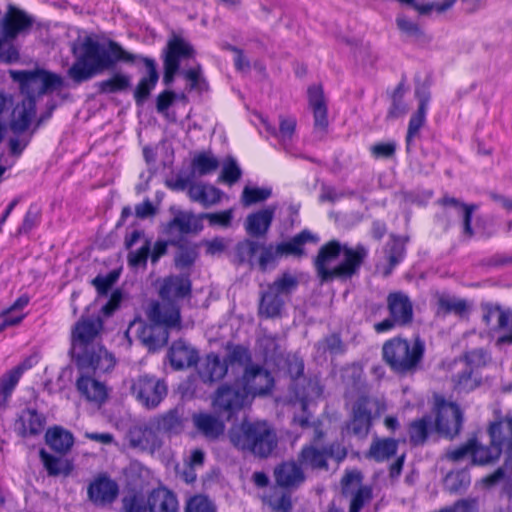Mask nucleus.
Here are the masks:
<instances>
[{
  "label": "nucleus",
  "mask_w": 512,
  "mask_h": 512,
  "mask_svg": "<svg viewBox=\"0 0 512 512\" xmlns=\"http://www.w3.org/2000/svg\"><path fill=\"white\" fill-rule=\"evenodd\" d=\"M122 509L124 512H150L149 498L138 494L127 495L122 499Z\"/></svg>",
  "instance_id": "bf43d9fd"
},
{
  "label": "nucleus",
  "mask_w": 512,
  "mask_h": 512,
  "mask_svg": "<svg viewBox=\"0 0 512 512\" xmlns=\"http://www.w3.org/2000/svg\"><path fill=\"white\" fill-rule=\"evenodd\" d=\"M192 420L197 431L207 439H217L224 433V423L210 413L194 414Z\"/></svg>",
  "instance_id": "bb28decb"
},
{
  "label": "nucleus",
  "mask_w": 512,
  "mask_h": 512,
  "mask_svg": "<svg viewBox=\"0 0 512 512\" xmlns=\"http://www.w3.org/2000/svg\"><path fill=\"white\" fill-rule=\"evenodd\" d=\"M416 97L419 100V106L417 111L411 116L408 124V130L406 135L407 149L410 148L414 139L418 137L420 129L425 124L428 104L430 101V93L424 88L417 89Z\"/></svg>",
  "instance_id": "aec40b11"
},
{
  "label": "nucleus",
  "mask_w": 512,
  "mask_h": 512,
  "mask_svg": "<svg viewBox=\"0 0 512 512\" xmlns=\"http://www.w3.org/2000/svg\"><path fill=\"white\" fill-rule=\"evenodd\" d=\"M131 392L144 407L153 409L166 397L167 386L154 376L142 375L132 381Z\"/></svg>",
  "instance_id": "f8f14e48"
},
{
  "label": "nucleus",
  "mask_w": 512,
  "mask_h": 512,
  "mask_svg": "<svg viewBox=\"0 0 512 512\" xmlns=\"http://www.w3.org/2000/svg\"><path fill=\"white\" fill-rule=\"evenodd\" d=\"M485 353L483 350H473L465 355L466 363L463 369L453 376V387L459 393L470 392L480 385V378L474 373L471 364L480 365L484 362Z\"/></svg>",
  "instance_id": "dca6fc26"
},
{
  "label": "nucleus",
  "mask_w": 512,
  "mask_h": 512,
  "mask_svg": "<svg viewBox=\"0 0 512 512\" xmlns=\"http://www.w3.org/2000/svg\"><path fill=\"white\" fill-rule=\"evenodd\" d=\"M424 344L419 339L410 343L406 339L393 338L383 345V359L399 374L414 372L424 354Z\"/></svg>",
  "instance_id": "423d86ee"
},
{
  "label": "nucleus",
  "mask_w": 512,
  "mask_h": 512,
  "mask_svg": "<svg viewBox=\"0 0 512 512\" xmlns=\"http://www.w3.org/2000/svg\"><path fill=\"white\" fill-rule=\"evenodd\" d=\"M368 253L367 247L363 244L350 247L348 244L331 240L319 249L314 260L317 275L321 282L350 279L358 274Z\"/></svg>",
  "instance_id": "f03ea898"
},
{
  "label": "nucleus",
  "mask_w": 512,
  "mask_h": 512,
  "mask_svg": "<svg viewBox=\"0 0 512 512\" xmlns=\"http://www.w3.org/2000/svg\"><path fill=\"white\" fill-rule=\"evenodd\" d=\"M13 429L15 433L22 438H26L32 434L31 408L27 407L18 414Z\"/></svg>",
  "instance_id": "13d9d810"
},
{
  "label": "nucleus",
  "mask_w": 512,
  "mask_h": 512,
  "mask_svg": "<svg viewBox=\"0 0 512 512\" xmlns=\"http://www.w3.org/2000/svg\"><path fill=\"white\" fill-rule=\"evenodd\" d=\"M512 436V418H505L499 422L492 423L489 427V435L492 445L502 450V446L507 437L505 434Z\"/></svg>",
  "instance_id": "603ef678"
},
{
  "label": "nucleus",
  "mask_w": 512,
  "mask_h": 512,
  "mask_svg": "<svg viewBox=\"0 0 512 512\" xmlns=\"http://www.w3.org/2000/svg\"><path fill=\"white\" fill-rule=\"evenodd\" d=\"M185 512H216V507L206 496L195 495L187 501Z\"/></svg>",
  "instance_id": "680f3d73"
},
{
  "label": "nucleus",
  "mask_w": 512,
  "mask_h": 512,
  "mask_svg": "<svg viewBox=\"0 0 512 512\" xmlns=\"http://www.w3.org/2000/svg\"><path fill=\"white\" fill-rule=\"evenodd\" d=\"M131 84V79L128 75L116 73L110 78L99 82V91L102 93H116L126 90Z\"/></svg>",
  "instance_id": "864d4df0"
},
{
  "label": "nucleus",
  "mask_w": 512,
  "mask_h": 512,
  "mask_svg": "<svg viewBox=\"0 0 512 512\" xmlns=\"http://www.w3.org/2000/svg\"><path fill=\"white\" fill-rule=\"evenodd\" d=\"M463 423V413L453 402L443 401L438 405L436 428L439 433L453 438L459 434Z\"/></svg>",
  "instance_id": "f3484780"
},
{
  "label": "nucleus",
  "mask_w": 512,
  "mask_h": 512,
  "mask_svg": "<svg viewBox=\"0 0 512 512\" xmlns=\"http://www.w3.org/2000/svg\"><path fill=\"white\" fill-rule=\"evenodd\" d=\"M328 454L326 449H319L313 445H308L302 448L299 455V462L301 465L312 469L326 468Z\"/></svg>",
  "instance_id": "37998d69"
},
{
  "label": "nucleus",
  "mask_w": 512,
  "mask_h": 512,
  "mask_svg": "<svg viewBox=\"0 0 512 512\" xmlns=\"http://www.w3.org/2000/svg\"><path fill=\"white\" fill-rule=\"evenodd\" d=\"M219 167V160L211 153L197 154L191 163V173L196 177H203L215 172Z\"/></svg>",
  "instance_id": "49530a36"
},
{
  "label": "nucleus",
  "mask_w": 512,
  "mask_h": 512,
  "mask_svg": "<svg viewBox=\"0 0 512 512\" xmlns=\"http://www.w3.org/2000/svg\"><path fill=\"white\" fill-rule=\"evenodd\" d=\"M322 393L323 387L321 386L319 379L314 378L307 382L304 392L302 394H298V397L302 406L305 408L310 401L321 397Z\"/></svg>",
  "instance_id": "0e129e2a"
},
{
  "label": "nucleus",
  "mask_w": 512,
  "mask_h": 512,
  "mask_svg": "<svg viewBox=\"0 0 512 512\" xmlns=\"http://www.w3.org/2000/svg\"><path fill=\"white\" fill-rule=\"evenodd\" d=\"M318 348L328 351L333 355L342 354L345 351V346L341 338L336 334H332L326 337L322 342H319Z\"/></svg>",
  "instance_id": "774afa93"
},
{
  "label": "nucleus",
  "mask_w": 512,
  "mask_h": 512,
  "mask_svg": "<svg viewBox=\"0 0 512 512\" xmlns=\"http://www.w3.org/2000/svg\"><path fill=\"white\" fill-rule=\"evenodd\" d=\"M228 365L238 364L245 365L251 360L249 350L241 345L228 347V354L224 359Z\"/></svg>",
  "instance_id": "e2e57ef3"
},
{
  "label": "nucleus",
  "mask_w": 512,
  "mask_h": 512,
  "mask_svg": "<svg viewBox=\"0 0 512 512\" xmlns=\"http://www.w3.org/2000/svg\"><path fill=\"white\" fill-rule=\"evenodd\" d=\"M242 248L247 252L250 258L255 257L259 253L258 265L262 271H265L269 264L273 263L277 257L281 256L280 252H278V245H265L257 241L248 240L243 244Z\"/></svg>",
  "instance_id": "a878e982"
},
{
  "label": "nucleus",
  "mask_w": 512,
  "mask_h": 512,
  "mask_svg": "<svg viewBox=\"0 0 512 512\" xmlns=\"http://www.w3.org/2000/svg\"><path fill=\"white\" fill-rule=\"evenodd\" d=\"M373 498L372 487L360 486L351 497L349 512H360Z\"/></svg>",
  "instance_id": "4d7b16f0"
},
{
  "label": "nucleus",
  "mask_w": 512,
  "mask_h": 512,
  "mask_svg": "<svg viewBox=\"0 0 512 512\" xmlns=\"http://www.w3.org/2000/svg\"><path fill=\"white\" fill-rule=\"evenodd\" d=\"M239 381L246 390L249 399L256 395L269 393L274 385V380L270 372L259 365H250L246 367L244 374Z\"/></svg>",
  "instance_id": "2eb2a0df"
},
{
  "label": "nucleus",
  "mask_w": 512,
  "mask_h": 512,
  "mask_svg": "<svg viewBox=\"0 0 512 512\" xmlns=\"http://www.w3.org/2000/svg\"><path fill=\"white\" fill-rule=\"evenodd\" d=\"M271 189L246 186L242 192V203L244 206H250L257 202H262L271 196Z\"/></svg>",
  "instance_id": "052dcab7"
},
{
  "label": "nucleus",
  "mask_w": 512,
  "mask_h": 512,
  "mask_svg": "<svg viewBox=\"0 0 512 512\" xmlns=\"http://www.w3.org/2000/svg\"><path fill=\"white\" fill-rule=\"evenodd\" d=\"M156 425L151 422L146 426H136L130 429L128 441L131 447L153 453L161 447V439Z\"/></svg>",
  "instance_id": "6ab92c4d"
},
{
  "label": "nucleus",
  "mask_w": 512,
  "mask_h": 512,
  "mask_svg": "<svg viewBox=\"0 0 512 512\" xmlns=\"http://www.w3.org/2000/svg\"><path fill=\"white\" fill-rule=\"evenodd\" d=\"M501 452L502 450L497 446L492 445V443H490V446H482L475 440V446L473 447L471 454L472 461L474 464L485 465L497 460L500 457Z\"/></svg>",
  "instance_id": "3c124183"
},
{
  "label": "nucleus",
  "mask_w": 512,
  "mask_h": 512,
  "mask_svg": "<svg viewBox=\"0 0 512 512\" xmlns=\"http://www.w3.org/2000/svg\"><path fill=\"white\" fill-rule=\"evenodd\" d=\"M229 439L233 446L258 457H267L277 445L275 432L266 422H244L232 428Z\"/></svg>",
  "instance_id": "39448f33"
},
{
  "label": "nucleus",
  "mask_w": 512,
  "mask_h": 512,
  "mask_svg": "<svg viewBox=\"0 0 512 512\" xmlns=\"http://www.w3.org/2000/svg\"><path fill=\"white\" fill-rule=\"evenodd\" d=\"M284 305L285 299L267 286L266 290L260 293L258 313L265 318L279 317Z\"/></svg>",
  "instance_id": "7c9ffc66"
},
{
  "label": "nucleus",
  "mask_w": 512,
  "mask_h": 512,
  "mask_svg": "<svg viewBox=\"0 0 512 512\" xmlns=\"http://www.w3.org/2000/svg\"><path fill=\"white\" fill-rule=\"evenodd\" d=\"M228 371L225 360H221L216 354H208L202 362L199 375L204 382H214L222 379Z\"/></svg>",
  "instance_id": "2f4dec72"
},
{
  "label": "nucleus",
  "mask_w": 512,
  "mask_h": 512,
  "mask_svg": "<svg viewBox=\"0 0 512 512\" xmlns=\"http://www.w3.org/2000/svg\"><path fill=\"white\" fill-rule=\"evenodd\" d=\"M30 302V297L27 294L20 296L14 304L3 312L2 321L0 323V333L8 326H14L18 324L24 317L20 314V311L26 307Z\"/></svg>",
  "instance_id": "09e8293b"
},
{
  "label": "nucleus",
  "mask_w": 512,
  "mask_h": 512,
  "mask_svg": "<svg viewBox=\"0 0 512 512\" xmlns=\"http://www.w3.org/2000/svg\"><path fill=\"white\" fill-rule=\"evenodd\" d=\"M198 228L199 220L192 213L186 211H178L168 224L169 232L178 231L182 234L195 232Z\"/></svg>",
  "instance_id": "de8ad7c7"
},
{
  "label": "nucleus",
  "mask_w": 512,
  "mask_h": 512,
  "mask_svg": "<svg viewBox=\"0 0 512 512\" xmlns=\"http://www.w3.org/2000/svg\"><path fill=\"white\" fill-rule=\"evenodd\" d=\"M387 407L383 400L374 397L359 398L352 409V418L347 424V431L364 438L368 435L372 421L380 417Z\"/></svg>",
  "instance_id": "6e6552de"
},
{
  "label": "nucleus",
  "mask_w": 512,
  "mask_h": 512,
  "mask_svg": "<svg viewBox=\"0 0 512 512\" xmlns=\"http://www.w3.org/2000/svg\"><path fill=\"white\" fill-rule=\"evenodd\" d=\"M439 312L454 314L460 318L467 316L471 310V303L466 299L442 294L437 299Z\"/></svg>",
  "instance_id": "a19ab883"
},
{
  "label": "nucleus",
  "mask_w": 512,
  "mask_h": 512,
  "mask_svg": "<svg viewBox=\"0 0 512 512\" xmlns=\"http://www.w3.org/2000/svg\"><path fill=\"white\" fill-rule=\"evenodd\" d=\"M31 367V361L29 358H27L17 367L13 368L2 376L0 379V394L3 396L1 402L2 405L6 404L24 371L30 369Z\"/></svg>",
  "instance_id": "4c0bfd02"
},
{
  "label": "nucleus",
  "mask_w": 512,
  "mask_h": 512,
  "mask_svg": "<svg viewBox=\"0 0 512 512\" xmlns=\"http://www.w3.org/2000/svg\"><path fill=\"white\" fill-rule=\"evenodd\" d=\"M191 291V283L188 277L171 276L164 280L160 288V296L162 299L184 298Z\"/></svg>",
  "instance_id": "473e14b6"
},
{
  "label": "nucleus",
  "mask_w": 512,
  "mask_h": 512,
  "mask_svg": "<svg viewBox=\"0 0 512 512\" xmlns=\"http://www.w3.org/2000/svg\"><path fill=\"white\" fill-rule=\"evenodd\" d=\"M80 376L77 379L76 387L80 395L87 401L96 406H101L108 397V389L104 382L96 377L107 373L96 368L83 369L78 367Z\"/></svg>",
  "instance_id": "4468645a"
},
{
  "label": "nucleus",
  "mask_w": 512,
  "mask_h": 512,
  "mask_svg": "<svg viewBox=\"0 0 512 512\" xmlns=\"http://www.w3.org/2000/svg\"><path fill=\"white\" fill-rule=\"evenodd\" d=\"M241 176L242 170L237 161L232 157H228L223 163L219 181L231 186L235 184Z\"/></svg>",
  "instance_id": "5fc2aeb1"
},
{
  "label": "nucleus",
  "mask_w": 512,
  "mask_h": 512,
  "mask_svg": "<svg viewBox=\"0 0 512 512\" xmlns=\"http://www.w3.org/2000/svg\"><path fill=\"white\" fill-rule=\"evenodd\" d=\"M150 512H177L178 501L173 492L164 487L152 490L149 495Z\"/></svg>",
  "instance_id": "c756f323"
},
{
  "label": "nucleus",
  "mask_w": 512,
  "mask_h": 512,
  "mask_svg": "<svg viewBox=\"0 0 512 512\" xmlns=\"http://www.w3.org/2000/svg\"><path fill=\"white\" fill-rule=\"evenodd\" d=\"M168 357L171 365L177 370L191 367L198 361L197 351L182 340L172 344Z\"/></svg>",
  "instance_id": "b1692460"
},
{
  "label": "nucleus",
  "mask_w": 512,
  "mask_h": 512,
  "mask_svg": "<svg viewBox=\"0 0 512 512\" xmlns=\"http://www.w3.org/2000/svg\"><path fill=\"white\" fill-rule=\"evenodd\" d=\"M389 318L376 323L374 329L378 333L387 332L396 326H405L412 322L413 305L403 292H393L387 296Z\"/></svg>",
  "instance_id": "9d476101"
},
{
  "label": "nucleus",
  "mask_w": 512,
  "mask_h": 512,
  "mask_svg": "<svg viewBox=\"0 0 512 512\" xmlns=\"http://www.w3.org/2000/svg\"><path fill=\"white\" fill-rule=\"evenodd\" d=\"M73 52L76 61L69 69V75L78 83L114 68L118 62L133 63L136 60L135 55L125 51L117 42L101 43L89 36Z\"/></svg>",
  "instance_id": "f257e3e1"
},
{
  "label": "nucleus",
  "mask_w": 512,
  "mask_h": 512,
  "mask_svg": "<svg viewBox=\"0 0 512 512\" xmlns=\"http://www.w3.org/2000/svg\"><path fill=\"white\" fill-rule=\"evenodd\" d=\"M12 80L19 84L24 99L12 112L11 130L18 134L24 132L32 122V71L9 70Z\"/></svg>",
  "instance_id": "1a4fd4ad"
},
{
  "label": "nucleus",
  "mask_w": 512,
  "mask_h": 512,
  "mask_svg": "<svg viewBox=\"0 0 512 512\" xmlns=\"http://www.w3.org/2000/svg\"><path fill=\"white\" fill-rule=\"evenodd\" d=\"M439 203L445 208L453 209L463 221V235L471 238L474 235L471 227V220L473 212L478 208L475 204L467 205L462 203L454 197L444 196L439 200Z\"/></svg>",
  "instance_id": "c85d7f7f"
},
{
  "label": "nucleus",
  "mask_w": 512,
  "mask_h": 512,
  "mask_svg": "<svg viewBox=\"0 0 512 512\" xmlns=\"http://www.w3.org/2000/svg\"><path fill=\"white\" fill-rule=\"evenodd\" d=\"M188 194L192 201L209 207L220 202L222 192L209 184L194 183L189 187Z\"/></svg>",
  "instance_id": "e433bc0d"
},
{
  "label": "nucleus",
  "mask_w": 512,
  "mask_h": 512,
  "mask_svg": "<svg viewBox=\"0 0 512 512\" xmlns=\"http://www.w3.org/2000/svg\"><path fill=\"white\" fill-rule=\"evenodd\" d=\"M506 314L508 319L505 321L504 325L500 324L496 332L498 336L495 344L498 347L512 344V309L507 308Z\"/></svg>",
  "instance_id": "69168bd1"
},
{
  "label": "nucleus",
  "mask_w": 512,
  "mask_h": 512,
  "mask_svg": "<svg viewBox=\"0 0 512 512\" xmlns=\"http://www.w3.org/2000/svg\"><path fill=\"white\" fill-rule=\"evenodd\" d=\"M309 106L313 111L314 127L323 133L328 126L327 106L321 86L313 85L308 89Z\"/></svg>",
  "instance_id": "412c9836"
},
{
  "label": "nucleus",
  "mask_w": 512,
  "mask_h": 512,
  "mask_svg": "<svg viewBox=\"0 0 512 512\" xmlns=\"http://www.w3.org/2000/svg\"><path fill=\"white\" fill-rule=\"evenodd\" d=\"M276 212V206L270 205L255 213L249 214L245 221L247 233L253 237L264 236L273 221Z\"/></svg>",
  "instance_id": "4be33fe9"
},
{
  "label": "nucleus",
  "mask_w": 512,
  "mask_h": 512,
  "mask_svg": "<svg viewBox=\"0 0 512 512\" xmlns=\"http://www.w3.org/2000/svg\"><path fill=\"white\" fill-rule=\"evenodd\" d=\"M146 315L151 323L132 322L126 336L135 330L141 343L149 350L165 346L169 338L168 329L181 327L180 310L174 303L152 302L147 308Z\"/></svg>",
  "instance_id": "20e7f679"
},
{
  "label": "nucleus",
  "mask_w": 512,
  "mask_h": 512,
  "mask_svg": "<svg viewBox=\"0 0 512 512\" xmlns=\"http://www.w3.org/2000/svg\"><path fill=\"white\" fill-rule=\"evenodd\" d=\"M266 130L276 136L282 147L290 154H293V139L295 136L296 120L292 117H280L279 131L271 127L266 121H263Z\"/></svg>",
  "instance_id": "c9c22d12"
},
{
  "label": "nucleus",
  "mask_w": 512,
  "mask_h": 512,
  "mask_svg": "<svg viewBox=\"0 0 512 512\" xmlns=\"http://www.w3.org/2000/svg\"><path fill=\"white\" fill-rule=\"evenodd\" d=\"M31 23L29 16L12 4H9L8 11L0 20V61L11 63L18 59V52L10 40L27 28Z\"/></svg>",
  "instance_id": "0eeeda50"
},
{
  "label": "nucleus",
  "mask_w": 512,
  "mask_h": 512,
  "mask_svg": "<svg viewBox=\"0 0 512 512\" xmlns=\"http://www.w3.org/2000/svg\"><path fill=\"white\" fill-rule=\"evenodd\" d=\"M431 423V417H423L412 422L409 427L410 441L415 445L422 444L426 440Z\"/></svg>",
  "instance_id": "6e6d98bb"
},
{
  "label": "nucleus",
  "mask_w": 512,
  "mask_h": 512,
  "mask_svg": "<svg viewBox=\"0 0 512 512\" xmlns=\"http://www.w3.org/2000/svg\"><path fill=\"white\" fill-rule=\"evenodd\" d=\"M384 253L388 266L384 269L383 275L389 276L394 267L397 266L405 256L404 241L399 237L391 236V239L385 246Z\"/></svg>",
  "instance_id": "79ce46f5"
},
{
  "label": "nucleus",
  "mask_w": 512,
  "mask_h": 512,
  "mask_svg": "<svg viewBox=\"0 0 512 512\" xmlns=\"http://www.w3.org/2000/svg\"><path fill=\"white\" fill-rule=\"evenodd\" d=\"M318 237L309 230H303L289 241L278 244V252L281 256L301 257L305 254L304 245L308 242H317Z\"/></svg>",
  "instance_id": "72a5a7b5"
},
{
  "label": "nucleus",
  "mask_w": 512,
  "mask_h": 512,
  "mask_svg": "<svg viewBox=\"0 0 512 512\" xmlns=\"http://www.w3.org/2000/svg\"><path fill=\"white\" fill-rule=\"evenodd\" d=\"M143 62L147 68L148 75L139 81L135 89L134 97L137 104H142L147 99L159 79L155 61L150 58H143Z\"/></svg>",
  "instance_id": "f704fd0d"
},
{
  "label": "nucleus",
  "mask_w": 512,
  "mask_h": 512,
  "mask_svg": "<svg viewBox=\"0 0 512 512\" xmlns=\"http://www.w3.org/2000/svg\"><path fill=\"white\" fill-rule=\"evenodd\" d=\"M40 458L49 476L67 477L74 469L73 461L68 458L67 454L49 453L41 449Z\"/></svg>",
  "instance_id": "5701e85b"
},
{
  "label": "nucleus",
  "mask_w": 512,
  "mask_h": 512,
  "mask_svg": "<svg viewBox=\"0 0 512 512\" xmlns=\"http://www.w3.org/2000/svg\"><path fill=\"white\" fill-rule=\"evenodd\" d=\"M62 85V79L54 73L34 68V91L38 94L52 93Z\"/></svg>",
  "instance_id": "c03bdc74"
},
{
  "label": "nucleus",
  "mask_w": 512,
  "mask_h": 512,
  "mask_svg": "<svg viewBox=\"0 0 512 512\" xmlns=\"http://www.w3.org/2000/svg\"><path fill=\"white\" fill-rule=\"evenodd\" d=\"M249 401L247 392L239 379L233 383L220 385L213 396V406L220 412L227 413L228 418L240 411Z\"/></svg>",
  "instance_id": "9b49d317"
},
{
  "label": "nucleus",
  "mask_w": 512,
  "mask_h": 512,
  "mask_svg": "<svg viewBox=\"0 0 512 512\" xmlns=\"http://www.w3.org/2000/svg\"><path fill=\"white\" fill-rule=\"evenodd\" d=\"M274 476L279 486L297 487L305 480L301 467L294 461L280 464L274 470Z\"/></svg>",
  "instance_id": "393cba45"
},
{
  "label": "nucleus",
  "mask_w": 512,
  "mask_h": 512,
  "mask_svg": "<svg viewBox=\"0 0 512 512\" xmlns=\"http://www.w3.org/2000/svg\"><path fill=\"white\" fill-rule=\"evenodd\" d=\"M482 313V321L484 324L491 329L493 332H497L500 324L504 325L508 319L506 311L507 308L502 307L498 303L483 302L480 305Z\"/></svg>",
  "instance_id": "ea45409f"
},
{
  "label": "nucleus",
  "mask_w": 512,
  "mask_h": 512,
  "mask_svg": "<svg viewBox=\"0 0 512 512\" xmlns=\"http://www.w3.org/2000/svg\"><path fill=\"white\" fill-rule=\"evenodd\" d=\"M267 286L285 299L296 291L299 286V278L294 273L284 272Z\"/></svg>",
  "instance_id": "8fccbe9b"
},
{
  "label": "nucleus",
  "mask_w": 512,
  "mask_h": 512,
  "mask_svg": "<svg viewBox=\"0 0 512 512\" xmlns=\"http://www.w3.org/2000/svg\"><path fill=\"white\" fill-rule=\"evenodd\" d=\"M195 54L192 45L180 36L173 35L166 46L164 57L163 82L169 86L179 70L180 61L192 58Z\"/></svg>",
  "instance_id": "ddd939ff"
},
{
  "label": "nucleus",
  "mask_w": 512,
  "mask_h": 512,
  "mask_svg": "<svg viewBox=\"0 0 512 512\" xmlns=\"http://www.w3.org/2000/svg\"><path fill=\"white\" fill-rule=\"evenodd\" d=\"M103 323L100 317L82 318L72 331L71 352L78 367H91L111 371L115 366L114 356L97 342Z\"/></svg>",
  "instance_id": "7ed1b4c3"
},
{
  "label": "nucleus",
  "mask_w": 512,
  "mask_h": 512,
  "mask_svg": "<svg viewBox=\"0 0 512 512\" xmlns=\"http://www.w3.org/2000/svg\"><path fill=\"white\" fill-rule=\"evenodd\" d=\"M118 493V484L106 475L98 476L88 487V497L97 506L113 503Z\"/></svg>",
  "instance_id": "a211bd4d"
},
{
  "label": "nucleus",
  "mask_w": 512,
  "mask_h": 512,
  "mask_svg": "<svg viewBox=\"0 0 512 512\" xmlns=\"http://www.w3.org/2000/svg\"><path fill=\"white\" fill-rule=\"evenodd\" d=\"M158 431L169 434H179L184 429V417L182 408H174L164 413L154 421Z\"/></svg>",
  "instance_id": "58836bf2"
},
{
  "label": "nucleus",
  "mask_w": 512,
  "mask_h": 512,
  "mask_svg": "<svg viewBox=\"0 0 512 512\" xmlns=\"http://www.w3.org/2000/svg\"><path fill=\"white\" fill-rule=\"evenodd\" d=\"M151 252V243L149 240H145L144 245L136 250L130 251L128 254V264L132 268H137L139 266H146L147 259Z\"/></svg>",
  "instance_id": "338daca9"
},
{
  "label": "nucleus",
  "mask_w": 512,
  "mask_h": 512,
  "mask_svg": "<svg viewBox=\"0 0 512 512\" xmlns=\"http://www.w3.org/2000/svg\"><path fill=\"white\" fill-rule=\"evenodd\" d=\"M45 441L55 453L67 454L74 445V436L63 427L54 426L46 431Z\"/></svg>",
  "instance_id": "cd10ccee"
},
{
  "label": "nucleus",
  "mask_w": 512,
  "mask_h": 512,
  "mask_svg": "<svg viewBox=\"0 0 512 512\" xmlns=\"http://www.w3.org/2000/svg\"><path fill=\"white\" fill-rule=\"evenodd\" d=\"M398 447V441L392 438H376L372 441L368 456L377 462H382L393 456Z\"/></svg>",
  "instance_id": "a18cd8bd"
}]
</instances>
